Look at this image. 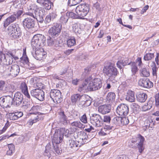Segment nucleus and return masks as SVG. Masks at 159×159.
Returning a JSON list of instances; mask_svg holds the SVG:
<instances>
[{"mask_svg": "<svg viewBox=\"0 0 159 159\" xmlns=\"http://www.w3.org/2000/svg\"><path fill=\"white\" fill-rule=\"evenodd\" d=\"M0 59L2 60L4 64V67L7 66H9L12 64L13 61V59L15 60H18L19 58L16 55V51L15 50L9 51L6 54L0 52Z\"/></svg>", "mask_w": 159, "mask_h": 159, "instance_id": "obj_1", "label": "nucleus"}, {"mask_svg": "<svg viewBox=\"0 0 159 159\" xmlns=\"http://www.w3.org/2000/svg\"><path fill=\"white\" fill-rule=\"evenodd\" d=\"M27 9L28 12L25 14L33 18L41 17L44 16V11L42 9L39 8L38 6L35 4L28 3Z\"/></svg>", "mask_w": 159, "mask_h": 159, "instance_id": "obj_2", "label": "nucleus"}, {"mask_svg": "<svg viewBox=\"0 0 159 159\" xmlns=\"http://www.w3.org/2000/svg\"><path fill=\"white\" fill-rule=\"evenodd\" d=\"M144 140V137L139 134L136 138L130 139L128 143V145L132 148H138L139 152L141 153L144 149L143 143Z\"/></svg>", "mask_w": 159, "mask_h": 159, "instance_id": "obj_3", "label": "nucleus"}, {"mask_svg": "<svg viewBox=\"0 0 159 159\" xmlns=\"http://www.w3.org/2000/svg\"><path fill=\"white\" fill-rule=\"evenodd\" d=\"M8 33L13 39H18L21 36V33L19 25L15 23L10 25L8 28Z\"/></svg>", "mask_w": 159, "mask_h": 159, "instance_id": "obj_4", "label": "nucleus"}, {"mask_svg": "<svg viewBox=\"0 0 159 159\" xmlns=\"http://www.w3.org/2000/svg\"><path fill=\"white\" fill-rule=\"evenodd\" d=\"M46 38L44 36L40 34L35 35L31 42V45L34 48H39L44 46L45 44Z\"/></svg>", "mask_w": 159, "mask_h": 159, "instance_id": "obj_5", "label": "nucleus"}, {"mask_svg": "<svg viewBox=\"0 0 159 159\" xmlns=\"http://www.w3.org/2000/svg\"><path fill=\"white\" fill-rule=\"evenodd\" d=\"M25 68L22 66L20 67L16 64L12 65L11 66H7L5 67V71L9 73V74L13 77L17 75L20 72L23 73Z\"/></svg>", "mask_w": 159, "mask_h": 159, "instance_id": "obj_6", "label": "nucleus"}, {"mask_svg": "<svg viewBox=\"0 0 159 159\" xmlns=\"http://www.w3.org/2000/svg\"><path fill=\"white\" fill-rule=\"evenodd\" d=\"M89 9L88 4L84 3L78 6L75 8V11L79 18L82 19L87 14Z\"/></svg>", "mask_w": 159, "mask_h": 159, "instance_id": "obj_7", "label": "nucleus"}, {"mask_svg": "<svg viewBox=\"0 0 159 159\" xmlns=\"http://www.w3.org/2000/svg\"><path fill=\"white\" fill-rule=\"evenodd\" d=\"M103 71V73L109 77H115L118 73L117 69L111 65L104 66Z\"/></svg>", "mask_w": 159, "mask_h": 159, "instance_id": "obj_8", "label": "nucleus"}, {"mask_svg": "<svg viewBox=\"0 0 159 159\" xmlns=\"http://www.w3.org/2000/svg\"><path fill=\"white\" fill-rule=\"evenodd\" d=\"M50 98L52 99V101L55 103H59L62 100L60 91L57 89L51 90L50 92Z\"/></svg>", "mask_w": 159, "mask_h": 159, "instance_id": "obj_9", "label": "nucleus"}, {"mask_svg": "<svg viewBox=\"0 0 159 159\" xmlns=\"http://www.w3.org/2000/svg\"><path fill=\"white\" fill-rule=\"evenodd\" d=\"M88 81L91 91L98 90L102 87V83L100 79L95 78L91 81L88 80Z\"/></svg>", "mask_w": 159, "mask_h": 159, "instance_id": "obj_10", "label": "nucleus"}, {"mask_svg": "<svg viewBox=\"0 0 159 159\" xmlns=\"http://www.w3.org/2000/svg\"><path fill=\"white\" fill-rule=\"evenodd\" d=\"M13 98L10 96L1 97L0 98V105L3 108L10 107L13 104Z\"/></svg>", "mask_w": 159, "mask_h": 159, "instance_id": "obj_11", "label": "nucleus"}, {"mask_svg": "<svg viewBox=\"0 0 159 159\" xmlns=\"http://www.w3.org/2000/svg\"><path fill=\"white\" fill-rule=\"evenodd\" d=\"M61 26L58 23L54 24L48 31L49 34L53 37H57L61 31Z\"/></svg>", "mask_w": 159, "mask_h": 159, "instance_id": "obj_12", "label": "nucleus"}, {"mask_svg": "<svg viewBox=\"0 0 159 159\" xmlns=\"http://www.w3.org/2000/svg\"><path fill=\"white\" fill-rule=\"evenodd\" d=\"M116 113L120 116H126L129 112V109L127 105L121 104L118 106L116 109Z\"/></svg>", "mask_w": 159, "mask_h": 159, "instance_id": "obj_13", "label": "nucleus"}, {"mask_svg": "<svg viewBox=\"0 0 159 159\" xmlns=\"http://www.w3.org/2000/svg\"><path fill=\"white\" fill-rule=\"evenodd\" d=\"M31 96L40 101L44 99V93L42 90L39 89L32 90L30 91Z\"/></svg>", "mask_w": 159, "mask_h": 159, "instance_id": "obj_14", "label": "nucleus"}, {"mask_svg": "<svg viewBox=\"0 0 159 159\" xmlns=\"http://www.w3.org/2000/svg\"><path fill=\"white\" fill-rule=\"evenodd\" d=\"M91 123L97 127H100L102 124V120L98 114H94L91 117Z\"/></svg>", "mask_w": 159, "mask_h": 159, "instance_id": "obj_15", "label": "nucleus"}, {"mask_svg": "<svg viewBox=\"0 0 159 159\" xmlns=\"http://www.w3.org/2000/svg\"><path fill=\"white\" fill-rule=\"evenodd\" d=\"M34 48H35V52L32 53V54L35 59L41 60L45 57V53L43 48L41 47Z\"/></svg>", "mask_w": 159, "mask_h": 159, "instance_id": "obj_16", "label": "nucleus"}, {"mask_svg": "<svg viewBox=\"0 0 159 159\" xmlns=\"http://www.w3.org/2000/svg\"><path fill=\"white\" fill-rule=\"evenodd\" d=\"M138 84L141 87L147 88H151L153 85V83L146 78L140 79L138 81Z\"/></svg>", "mask_w": 159, "mask_h": 159, "instance_id": "obj_17", "label": "nucleus"}, {"mask_svg": "<svg viewBox=\"0 0 159 159\" xmlns=\"http://www.w3.org/2000/svg\"><path fill=\"white\" fill-rule=\"evenodd\" d=\"M63 136V133L60 131L55 132L52 141L53 145H56L61 143L62 141Z\"/></svg>", "mask_w": 159, "mask_h": 159, "instance_id": "obj_18", "label": "nucleus"}, {"mask_svg": "<svg viewBox=\"0 0 159 159\" xmlns=\"http://www.w3.org/2000/svg\"><path fill=\"white\" fill-rule=\"evenodd\" d=\"M23 95L20 92L16 93L13 98V103L17 106H20L23 100Z\"/></svg>", "mask_w": 159, "mask_h": 159, "instance_id": "obj_19", "label": "nucleus"}, {"mask_svg": "<svg viewBox=\"0 0 159 159\" xmlns=\"http://www.w3.org/2000/svg\"><path fill=\"white\" fill-rule=\"evenodd\" d=\"M38 108V106H33L31 108V110L30 111H31L30 113V114H34L36 116L34 117V119H31L30 120L29 124L30 125H32L34 123L39 121V116L38 115L37 116V114H38L39 113L36 112L37 111Z\"/></svg>", "mask_w": 159, "mask_h": 159, "instance_id": "obj_20", "label": "nucleus"}, {"mask_svg": "<svg viewBox=\"0 0 159 159\" xmlns=\"http://www.w3.org/2000/svg\"><path fill=\"white\" fill-rule=\"evenodd\" d=\"M23 26L25 29H31L33 28L34 25V21L30 18H26L23 21Z\"/></svg>", "mask_w": 159, "mask_h": 159, "instance_id": "obj_21", "label": "nucleus"}, {"mask_svg": "<svg viewBox=\"0 0 159 159\" xmlns=\"http://www.w3.org/2000/svg\"><path fill=\"white\" fill-rule=\"evenodd\" d=\"M36 2L46 10H49L51 8L52 2L50 0H36Z\"/></svg>", "mask_w": 159, "mask_h": 159, "instance_id": "obj_22", "label": "nucleus"}, {"mask_svg": "<svg viewBox=\"0 0 159 159\" xmlns=\"http://www.w3.org/2000/svg\"><path fill=\"white\" fill-rule=\"evenodd\" d=\"M36 2L46 10H49L51 8L52 2L50 0H36Z\"/></svg>", "mask_w": 159, "mask_h": 159, "instance_id": "obj_23", "label": "nucleus"}, {"mask_svg": "<svg viewBox=\"0 0 159 159\" xmlns=\"http://www.w3.org/2000/svg\"><path fill=\"white\" fill-rule=\"evenodd\" d=\"M90 88L89 87L88 79H85V81L82 84L80 85L78 89V91L80 92H85L91 91L90 90Z\"/></svg>", "mask_w": 159, "mask_h": 159, "instance_id": "obj_24", "label": "nucleus"}, {"mask_svg": "<svg viewBox=\"0 0 159 159\" xmlns=\"http://www.w3.org/2000/svg\"><path fill=\"white\" fill-rule=\"evenodd\" d=\"M16 18L15 16V14H13L5 19L3 25L6 28L10 24L16 21Z\"/></svg>", "mask_w": 159, "mask_h": 159, "instance_id": "obj_25", "label": "nucleus"}, {"mask_svg": "<svg viewBox=\"0 0 159 159\" xmlns=\"http://www.w3.org/2000/svg\"><path fill=\"white\" fill-rule=\"evenodd\" d=\"M56 13L55 12H52L47 15L45 19L44 22L46 24H48L53 21L57 16Z\"/></svg>", "mask_w": 159, "mask_h": 159, "instance_id": "obj_26", "label": "nucleus"}, {"mask_svg": "<svg viewBox=\"0 0 159 159\" xmlns=\"http://www.w3.org/2000/svg\"><path fill=\"white\" fill-rule=\"evenodd\" d=\"M20 89L21 90L22 93L27 98L30 99V95L29 94L27 86L25 82H22L20 86Z\"/></svg>", "mask_w": 159, "mask_h": 159, "instance_id": "obj_27", "label": "nucleus"}, {"mask_svg": "<svg viewBox=\"0 0 159 159\" xmlns=\"http://www.w3.org/2000/svg\"><path fill=\"white\" fill-rule=\"evenodd\" d=\"M59 115L60 116L59 118L60 122L64 125H67L68 123L69 122H68L69 121L67 120V117L65 114L64 112L62 111L60 112L59 113Z\"/></svg>", "mask_w": 159, "mask_h": 159, "instance_id": "obj_28", "label": "nucleus"}, {"mask_svg": "<svg viewBox=\"0 0 159 159\" xmlns=\"http://www.w3.org/2000/svg\"><path fill=\"white\" fill-rule=\"evenodd\" d=\"M111 107L109 106L102 105L98 107V111L102 114H105L109 112Z\"/></svg>", "mask_w": 159, "mask_h": 159, "instance_id": "obj_29", "label": "nucleus"}, {"mask_svg": "<svg viewBox=\"0 0 159 159\" xmlns=\"http://www.w3.org/2000/svg\"><path fill=\"white\" fill-rule=\"evenodd\" d=\"M85 95H81L80 94L77 93L74 94L71 97V102L75 104L77 101H78L82 98H85Z\"/></svg>", "mask_w": 159, "mask_h": 159, "instance_id": "obj_30", "label": "nucleus"}, {"mask_svg": "<svg viewBox=\"0 0 159 159\" xmlns=\"http://www.w3.org/2000/svg\"><path fill=\"white\" fill-rule=\"evenodd\" d=\"M135 99L134 92L132 91H129L127 93L126 100L130 102H133Z\"/></svg>", "mask_w": 159, "mask_h": 159, "instance_id": "obj_31", "label": "nucleus"}, {"mask_svg": "<svg viewBox=\"0 0 159 159\" xmlns=\"http://www.w3.org/2000/svg\"><path fill=\"white\" fill-rule=\"evenodd\" d=\"M137 98L138 101L142 102H144L147 98V96L146 93H140L137 96Z\"/></svg>", "mask_w": 159, "mask_h": 159, "instance_id": "obj_32", "label": "nucleus"}, {"mask_svg": "<svg viewBox=\"0 0 159 159\" xmlns=\"http://www.w3.org/2000/svg\"><path fill=\"white\" fill-rule=\"evenodd\" d=\"M72 29L77 35L80 34L82 31L80 25L77 24H75L73 25Z\"/></svg>", "mask_w": 159, "mask_h": 159, "instance_id": "obj_33", "label": "nucleus"}, {"mask_svg": "<svg viewBox=\"0 0 159 159\" xmlns=\"http://www.w3.org/2000/svg\"><path fill=\"white\" fill-rule=\"evenodd\" d=\"M8 147L9 150L7 152L6 154L8 156H11L14 152L15 147L12 143L8 144Z\"/></svg>", "mask_w": 159, "mask_h": 159, "instance_id": "obj_34", "label": "nucleus"}, {"mask_svg": "<svg viewBox=\"0 0 159 159\" xmlns=\"http://www.w3.org/2000/svg\"><path fill=\"white\" fill-rule=\"evenodd\" d=\"M121 117L116 116L112 120V122L116 125L121 126Z\"/></svg>", "mask_w": 159, "mask_h": 159, "instance_id": "obj_35", "label": "nucleus"}, {"mask_svg": "<svg viewBox=\"0 0 159 159\" xmlns=\"http://www.w3.org/2000/svg\"><path fill=\"white\" fill-rule=\"evenodd\" d=\"M140 75L142 76L148 77L150 75L148 70L145 68H142L140 70Z\"/></svg>", "mask_w": 159, "mask_h": 159, "instance_id": "obj_36", "label": "nucleus"}, {"mask_svg": "<svg viewBox=\"0 0 159 159\" xmlns=\"http://www.w3.org/2000/svg\"><path fill=\"white\" fill-rule=\"evenodd\" d=\"M69 146L71 148H73L75 150L77 149V147L78 146L80 147V145L77 144L75 141V140H73L72 139H70L69 140Z\"/></svg>", "mask_w": 159, "mask_h": 159, "instance_id": "obj_37", "label": "nucleus"}, {"mask_svg": "<svg viewBox=\"0 0 159 159\" xmlns=\"http://www.w3.org/2000/svg\"><path fill=\"white\" fill-rule=\"evenodd\" d=\"M116 97V95L113 92L109 93L106 97V99L107 101L110 102H112L113 101Z\"/></svg>", "mask_w": 159, "mask_h": 159, "instance_id": "obj_38", "label": "nucleus"}, {"mask_svg": "<svg viewBox=\"0 0 159 159\" xmlns=\"http://www.w3.org/2000/svg\"><path fill=\"white\" fill-rule=\"evenodd\" d=\"M82 135L83 136V138H82L81 140L83 141L82 143V144L87 143L90 141V139L89 138L88 135L86 133L83 132L82 133Z\"/></svg>", "mask_w": 159, "mask_h": 159, "instance_id": "obj_39", "label": "nucleus"}, {"mask_svg": "<svg viewBox=\"0 0 159 159\" xmlns=\"http://www.w3.org/2000/svg\"><path fill=\"white\" fill-rule=\"evenodd\" d=\"M72 126L78 127L80 128H83V125L79 121H75L71 123Z\"/></svg>", "mask_w": 159, "mask_h": 159, "instance_id": "obj_40", "label": "nucleus"}, {"mask_svg": "<svg viewBox=\"0 0 159 159\" xmlns=\"http://www.w3.org/2000/svg\"><path fill=\"white\" fill-rule=\"evenodd\" d=\"M75 44V40L74 38L69 39L67 41V45L70 47L74 46Z\"/></svg>", "mask_w": 159, "mask_h": 159, "instance_id": "obj_41", "label": "nucleus"}, {"mask_svg": "<svg viewBox=\"0 0 159 159\" xmlns=\"http://www.w3.org/2000/svg\"><path fill=\"white\" fill-rule=\"evenodd\" d=\"M154 57V55L153 53H146L144 56V59L145 61H149L151 60Z\"/></svg>", "mask_w": 159, "mask_h": 159, "instance_id": "obj_42", "label": "nucleus"}, {"mask_svg": "<svg viewBox=\"0 0 159 159\" xmlns=\"http://www.w3.org/2000/svg\"><path fill=\"white\" fill-rule=\"evenodd\" d=\"M152 102L151 101L148 102L147 103V105H145L143 107V110L144 111H148L152 108Z\"/></svg>", "mask_w": 159, "mask_h": 159, "instance_id": "obj_43", "label": "nucleus"}, {"mask_svg": "<svg viewBox=\"0 0 159 159\" xmlns=\"http://www.w3.org/2000/svg\"><path fill=\"white\" fill-rule=\"evenodd\" d=\"M69 19V17L68 16L66 13L61 16L60 18V21L64 24H66L67 22Z\"/></svg>", "mask_w": 159, "mask_h": 159, "instance_id": "obj_44", "label": "nucleus"}, {"mask_svg": "<svg viewBox=\"0 0 159 159\" xmlns=\"http://www.w3.org/2000/svg\"><path fill=\"white\" fill-rule=\"evenodd\" d=\"M5 83L2 80L0 81V92L5 93L6 87L5 86Z\"/></svg>", "mask_w": 159, "mask_h": 159, "instance_id": "obj_45", "label": "nucleus"}, {"mask_svg": "<svg viewBox=\"0 0 159 159\" xmlns=\"http://www.w3.org/2000/svg\"><path fill=\"white\" fill-rule=\"evenodd\" d=\"M82 0H68V4L70 6H74L79 3Z\"/></svg>", "mask_w": 159, "mask_h": 159, "instance_id": "obj_46", "label": "nucleus"}, {"mask_svg": "<svg viewBox=\"0 0 159 159\" xmlns=\"http://www.w3.org/2000/svg\"><path fill=\"white\" fill-rule=\"evenodd\" d=\"M131 108L133 109L134 111H139L140 107L138 104L136 103H133L130 105Z\"/></svg>", "mask_w": 159, "mask_h": 159, "instance_id": "obj_47", "label": "nucleus"}, {"mask_svg": "<svg viewBox=\"0 0 159 159\" xmlns=\"http://www.w3.org/2000/svg\"><path fill=\"white\" fill-rule=\"evenodd\" d=\"M131 71L133 74H135L138 71V68L134 62H131Z\"/></svg>", "mask_w": 159, "mask_h": 159, "instance_id": "obj_48", "label": "nucleus"}, {"mask_svg": "<svg viewBox=\"0 0 159 159\" xmlns=\"http://www.w3.org/2000/svg\"><path fill=\"white\" fill-rule=\"evenodd\" d=\"M121 122L122 123L121 126L123 125H126L128 124L129 122V120L127 117H121Z\"/></svg>", "mask_w": 159, "mask_h": 159, "instance_id": "obj_49", "label": "nucleus"}, {"mask_svg": "<svg viewBox=\"0 0 159 159\" xmlns=\"http://www.w3.org/2000/svg\"><path fill=\"white\" fill-rule=\"evenodd\" d=\"M44 154L45 156H47L48 158H49L50 157L51 154L49 148L48 146H46V149Z\"/></svg>", "mask_w": 159, "mask_h": 159, "instance_id": "obj_50", "label": "nucleus"}, {"mask_svg": "<svg viewBox=\"0 0 159 159\" xmlns=\"http://www.w3.org/2000/svg\"><path fill=\"white\" fill-rule=\"evenodd\" d=\"M93 9H95L97 11L100 12H101L102 11L101 8L100 7L99 3L97 2L93 4Z\"/></svg>", "mask_w": 159, "mask_h": 159, "instance_id": "obj_51", "label": "nucleus"}, {"mask_svg": "<svg viewBox=\"0 0 159 159\" xmlns=\"http://www.w3.org/2000/svg\"><path fill=\"white\" fill-rule=\"evenodd\" d=\"M66 13L68 16L69 17H69H71V18L75 19L77 18V16H78V15H77V14L76 15V14L72 12H68Z\"/></svg>", "mask_w": 159, "mask_h": 159, "instance_id": "obj_52", "label": "nucleus"}, {"mask_svg": "<svg viewBox=\"0 0 159 159\" xmlns=\"http://www.w3.org/2000/svg\"><path fill=\"white\" fill-rule=\"evenodd\" d=\"M152 75L153 76L157 77V70L158 69L156 67L155 63H154L152 66Z\"/></svg>", "mask_w": 159, "mask_h": 159, "instance_id": "obj_53", "label": "nucleus"}, {"mask_svg": "<svg viewBox=\"0 0 159 159\" xmlns=\"http://www.w3.org/2000/svg\"><path fill=\"white\" fill-rule=\"evenodd\" d=\"M23 11L22 10H20L18 11L16 13H14L13 14H15V16L16 19H18L23 14Z\"/></svg>", "mask_w": 159, "mask_h": 159, "instance_id": "obj_54", "label": "nucleus"}, {"mask_svg": "<svg viewBox=\"0 0 159 159\" xmlns=\"http://www.w3.org/2000/svg\"><path fill=\"white\" fill-rule=\"evenodd\" d=\"M155 102L156 107L158 108H159V93H158L156 94L155 96Z\"/></svg>", "mask_w": 159, "mask_h": 159, "instance_id": "obj_55", "label": "nucleus"}, {"mask_svg": "<svg viewBox=\"0 0 159 159\" xmlns=\"http://www.w3.org/2000/svg\"><path fill=\"white\" fill-rule=\"evenodd\" d=\"M9 117L11 120H17V117L15 113H10L9 114Z\"/></svg>", "mask_w": 159, "mask_h": 159, "instance_id": "obj_56", "label": "nucleus"}, {"mask_svg": "<svg viewBox=\"0 0 159 159\" xmlns=\"http://www.w3.org/2000/svg\"><path fill=\"white\" fill-rule=\"evenodd\" d=\"M53 146L54 148V149L56 152V153L58 155L60 154V150L58 145H55Z\"/></svg>", "mask_w": 159, "mask_h": 159, "instance_id": "obj_57", "label": "nucleus"}, {"mask_svg": "<svg viewBox=\"0 0 159 159\" xmlns=\"http://www.w3.org/2000/svg\"><path fill=\"white\" fill-rule=\"evenodd\" d=\"M80 120L84 123H87V117L85 114H84L83 115L80 119Z\"/></svg>", "mask_w": 159, "mask_h": 159, "instance_id": "obj_58", "label": "nucleus"}, {"mask_svg": "<svg viewBox=\"0 0 159 159\" xmlns=\"http://www.w3.org/2000/svg\"><path fill=\"white\" fill-rule=\"evenodd\" d=\"M111 120V117L108 116H105L104 117V119L103 120L104 122L109 123Z\"/></svg>", "mask_w": 159, "mask_h": 159, "instance_id": "obj_59", "label": "nucleus"}, {"mask_svg": "<svg viewBox=\"0 0 159 159\" xmlns=\"http://www.w3.org/2000/svg\"><path fill=\"white\" fill-rule=\"evenodd\" d=\"M123 60H120L117 61L116 63V65L117 67L121 69L122 68L121 66H123Z\"/></svg>", "mask_w": 159, "mask_h": 159, "instance_id": "obj_60", "label": "nucleus"}, {"mask_svg": "<svg viewBox=\"0 0 159 159\" xmlns=\"http://www.w3.org/2000/svg\"><path fill=\"white\" fill-rule=\"evenodd\" d=\"M49 38V39H48L47 40V43L49 45L52 46L54 44V41H53L52 39L50 37Z\"/></svg>", "mask_w": 159, "mask_h": 159, "instance_id": "obj_61", "label": "nucleus"}, {"mask_svg": "<svg viewBox=\"0 0 159 159\" xmlns=\"http://www.w3.org/2000/svg\"><path fill=\"white\" fill-rule=\"evenodd\" d=\"M104 129H107V130H114L115 129V128L113 126H110V125H106L104 127Z\"/></svg>", "mask_w": 159, "mask_h": 159, "instance_id": "obj_62", "label": "nucleus"}, {"mask_svg": "<svg viewBox=\"0 0 159 159\" xmlns=\"http://www.w3.org/2000/svg\"><path fill=\"white\" fill-rule=\"evenodd\" d=\"M15 113L16 114V116H17V119L21 117L23 115V113L21 111H18L17 112H15Z\"/></svg>", "mask_w": 159, "mask_h": 159, "instance_id": "obj_63", "label": "nucleus"}, {"mask_svg": "<svg viewBox=\"0 0 159 159\" xmlns=\"http://www.w3.org/2000/svg\"><path fill=\"white\" fill-rule=\"evenodd\" d=\"M116 159H128V157L125 155H121L118 156Z\"/></svg>", "mask_w": 159, "mask_h": 159, "instance_id": "obj_64", "label": "nucleus"}]
</instances>
